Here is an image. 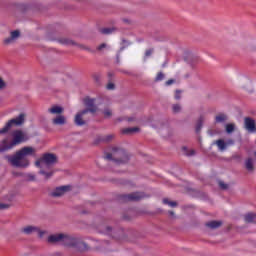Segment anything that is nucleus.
<instances>
[{
  "label": "nucleus",
  "instance_id": "nucleus-1",
  "mask_svg": "<svg viewBox=\"0 0 256 256\" xmlns=\"http://www.w3.org/2000/svg\"><path fill=\"white\" fill-rule=\"evenodd\" d=\"M35 153V148L31 146H25L19 151L15 153V155H6L4 159L12 165V167H16L18 169H27L30 165L29 159L27 157L33 155Z\"/></svg>",
  "mask_w": 256,
  "mask_h": 256
},
{
  "label": "nucleus",
  "instance_id": "nucleus-2",
  "mask_svg": "<svg viewBox=\"0 0 256 256\" xmlns=\"http://www.w3.org/2000/svg\"><path fill=\"white\" fill-rule=\"evenodd\" d=\"M25 141H29L27 132L14 130L12 132V139L6 137L0 142V153H7V151H11V149H14L17 145H21V143H25Z\"/></svg>",
  "mask_w": 256,
  "mask_h": 256
},
{
  "label": "nucleus",
  "instance_id": "nucleus-3",
  "mask_svg": "<svg viewBox=\"0 0 256 256\" xmlns=\"http://www.w3.org/2000/svg\"><path fill=\"white\" fill-rule=\"evenodd\" d=\"M63 247H68V249H76L81 253L89 251V245L83 241V237L77 234L64 233Z\"/></svg>",
  "mask_w": 256,
  "mask_h": 256
},
{
  "label": "nucleus",
  "instance_id": "nucleus-4",
  "mask_svg": "<svg viewBox=\"0 0 256 256\" xmlns=\"http://www.w3.org/2000/svg\"><path fill=\"white\" fill-rule=\"evenodd\" d=\"M105 159L114 161L116 165H125V163L129 162V154L123 148L113 147L112 153H108Z\"/></svg>",
  "mask_w": 256,
  "mask_h": 256
},
{
  "label": "nucleus",
  "instance_id": "nucleus-5",
  "mask_svg": "<svg viewBox=\"0 0 256 256\" xmlns=\"http://www.w3.org/2000/svg\"><path fill=\"white\" fill-rule=\"evenodd\" d=\"M57 163V155L54 153H44L42 157L35 162V166L38 169H43V165L49 169V167H53Z\"/></svg>",
  "mask_w": 256,
  "mask_h": 256
},
{
  "label": "nucleus",
  "instance_id": "nucleus-6",
  "mask_svg": "<svg viewBox=\"0 0 256 256\" xmlns=\"http://www.w3.org/2000/svg\"><path fill=\"white\" fill-rule=\"evenodd\" d=\"M23 123H25V113H21L19 114L18 117L9 120L6 123V125L2 129H0V135H5L6 133H9L13 125H16L17 127H19L23 125Z\"/></svg>",
  "mask_w": 256,
  "mask_h": 256
},
{
  "label": "nucleus",
  "instance_id": "nucleus-7",
  "mask_svg": "<svg viewBox=\"0 0 256 256\" xmlns=\"http://www.w3.org/2000/svg\"><path fill=\"white\" fill-rule=\"evenodd\" d=\"M149 197V195L145 194L144 192H133L130 194H122L120 195V201H124V203H127V201H141V199H145Z\"/></svg>",
  "mask_w": 256,
  "mask_h": 256
},
{
  "label": "nucleus",
  "instance_id": "nucleus-8",
  "mask_svg": "<svg viewBox=\"0 0 256 256\" xmlns=\"http://www.w3.org/2000/svg\"><path fill=\"white\" fill-rule=\"evenodd\" d=\"M58 43H61L62 45L79 47V49H82L83 51H88L89 53H95V50L89 48V46L78 44L77 42L69 38H60L58 39Z\"/></svg>",
  "mask_w": 256,
  "mask_h": 256
},
{
  "label": "nucleus",
  "instance_id": "nucleus-9",
  "mask_svg": "<svg viewBox=\"0 0 256 256\" xmlns=\"http://www.w3.org/2000/svg\"><path fill=\"white\" fill-rule=\"evenodd\" d=\"M96 99L91 97H86L83 100V103L85 105V109L83 111H86V113H91L92 115H95V112L98 111L97 104H95Z\"/></svg>",
  "mask_w": 256,
  "mask_h": 256
},
{
  "label": "nucleus",
  "instance_id": "nucleus-10",
  "mask_svg": "<svg viewBox=\"0 0 256 256\" xmlns=\"http://www.w3.org/2000/svg\"><path fill=\"white\" fill-rule=\"evenodd\" d=\"M64 239H65V233H56L48 236L47 241L51 245H62L63 247Z\"/></svg>",
  "mask_w": 256,
  "mask_h": 256
},
{
  "label": "nucleus",
  "instance_id": "nucleus-11",
  "mask_svg": "<svg viewBox=\"0 0 256 256\" xmlns=\"http://www.w3.org/2000/svg\"><path fill=\"white\" fill-rule=\"evenodd\" d=\"M85 115H87V110H81L75 115L74 123L77 127H83L88 123L89 119H86Z\"/></svg>",
  "mask_w": 256,
  "mask_h": 256
},
{
  "label": "nucleus",
  "instance_id": "nucleus-12",
  "mask_svg": "<svg viewBox=\"0 0 256 256\" xmlns=\"http://www.w3.org/2000/svg\"><path fill=\"white\" fill-rule=\"evenodd\" d=\"M244 127L248 133H256V123L255 120L251 117L244 118Z\"/></svg>",
  "mask_w": 256,
  "mask_h": 256
},
{
  "label": "nucleus",
  "instance_id": "nucleus-13",
  "mask_svg": "<svg viewBox=\"0 0 256 256\" xmlns=\"http://www.w3.org/2000/svg\"><path fill=\"white\" fill-rule=\"evenodd\" d=\"M68 191H71V186H59L51 192L52 197H63Z\"/></svg>",
  "mask_w": 256,
  "mask_h": 256
},
{
  "label": "nucleus",
  "instance_id": "nucleus-14",
  "mask_svg": "<svg viewBox=\"0 0 256 256\" xmlns=\"http://www.w3.org/2000/svg\"><path fill=\"white\" fill-rule=\"evenodd\" d=\"M19 37H21V32L19 30L12 31L10 37L4 39V45H11V43H14Z\"/></svg>",
  "mask_w": 256,
  "mask_h": 256
},
{
  "label": "nucleus",
  "instance_id": "nucleus-15",
  "mask_svg": "<svg viewBox=\"0 0 256 256\" xmlns=\"http://www.w3.org/2000/svg\"><path fill=\"white\" fill-rule=\"evenodd\" d=\"M114 139H115L114 134H108L106 136H98L95 139L94 144L98 145V143H111V141H113Z\"/></svg>",
  "mask_w": 256,
  "mask_h": 256
},
{
  "label": "nucleus",
  "instance_id": "nucleus-16",
  "mask_svg": "<svg viewBox=\"0 0 256 256\" xmlns=\"http://www.w3.org/2000/svg\"><path fill=\"white\" fill-rule=\"evenodd\" d=\"M35 231H39V227L33 225H27L20 229V233H22L23 235H33Z\"/></svg>",
  "mask_w": 256,
  "mask_h": 256
},
{
  "label": "nucleus",
  "instance_id": "nucleus-17",
  "mask_svg": "<svg viewBox=\"0 0 256 256\" xmlns=\"http://www.w3.org/2000/svg\"><path fill=\"white\" fill-rule=\"evenodd\" d=\"M53 125H67V118L64 115L59 114L52 119Z\"/></svg>",
  "mask_w": 256,
  "mask_h": 256
},
{
  "label": "nucleus",
  "instance_id": "nucleus-18",
  "mask_svg": "<svg viewBox=\"0 0 256 256\" xmlns=\"http://www.w3.org/2000/svg\"><path fill=\"white\" fill-rule=\"evenodd\" d=\"M223 225V221L221 220H212L206 223V227H208V229H219V227H221Z\"/></svg>",
  "mask_w": 256,
  "mask_h": 256
},
{
  "label": "nucleus",
  "instance_id": "nucleus-19",
  "mask_svg": "<svg viewBox=\"0 0 256 256\" xmlns=\"http://www.w3.org/2000/svg\"><path fill=\"white\" fill-rule=\"evenodd\" d=\"M245 169L248 170L249 173H253V171H255V161L253 158L245 160Z\"/></svg>",
  "mask_w": 256,
  "mask_h": 256
},
{
  "label": "nucleus",
  "instance_id": "nucleus-20",
  "mask_svg": "<svg viewBox=\"0 0 256 256\" xmlns=\"http://www.w3.org/2000/svg\"><path fill=\"white\" fill-rule=\"evenodd\" d=\"M229 121V116L225 113H220L215 116V123H227Z\"/></svg>",
  "mask_w": 256,
  "mask_h": 256
},
{
  "label": "nucleus",
  "instance_id": "nucleus-21",
  "mask_svg": "<svg viewBox=\"0 0 256 256\" xmlns=\"http://www.w3.org/2000/svg\"><path fill=\"white\" fill-rule=\"evenodd\" d=\"M245 223H253L256 224V213L250 212L244 215Z\"/></svg>",
  "mask_w": 256,
  "mask_h": 256
},
{
  "label": "nucleus",
  "instance_id": "nucleus-22",
  "mask_svg": "<svg viewBox=\"0 0 256 256\" xmlns=\"http://www.w3.org/2000/svg\"><path fill=\"white\" fill-rule=\"evenodd\" d=\"M205 121V117L200 116L196 122V127H195V132L197 133V135H199V133H201V129H203V123Z\"/></svg>",
  "mask_w": 256,
  "mask_h": 256
},
{
  "label": "nucleus",
  "instance_id": "nucleus-23",
  "mask_svg": "<svg viewBox=\"0 0 256 256\" xmlns=\"http://www.w3.org/2000/svg\"><path fill=\"white\" fill-rule=\"evenodd\" d=\"M48 112L52 115H61L63 113V107L61 106H53L52 108L48 109Z\"/></svg>",
  "mask_w": 256,
  "mask_h": 256
},
{
  "label": "nucleus",
  "instance_id": "nucleus-24",
  "mask_svg": "<svg viewBox=\"0 0 256 256\" xmlns=\"http://www.w3.org/2000/svg\"><path fill=\"white\" fill-rule=\"evenodd\" d=\"M214 145H217V147L220 151H225V149H227V144H226L225 140H223V139L216 140L214 142Z\"/></svg>",
  "mask_w": 256,
  "mask_h": 256
},
{
  "label": "nucleus",
  "instance_id": "nucleus-25",
  "mask_svg": "<svg viewBox=\"0 0 256 256\" xmlns=\"http://www.w3.org/2000/svg\"><path fill=\"white\" fill-rule=\"evenodd\" d=\"M38 173L39 175H43L44 179L47 181V179H51V177H53L55 171L46 172L43 170V168H40V171Z\"/></svg>",
  "mask_w": 256,
  "mask_h": 256
},
{
  "label": "nucleus",
  "instance_id": "nucleus-26",
  "mask_svg": "<svg viewBox=\"0 0 256 256\" xmlns=\"http://www.w3.org/2000/svg\"><path fill=\"white\" fill-rule=\"evenodd\" d=\"M139 131V128L133 127V128H125L122 130L123 135H133V133H137Z\"/></svg>",
  "mask_w": 256,
  "mask_h": 256
},
{
  "label": "nucleus",
  "instance_id": "nucleus-27",
  "mask_svg": "<svg viewBox=\"0 0 256 256\" xmlns=\"http://www.w3.org/2000/svg\"><path fill=\"white\" fill-rule=\"evenodd\" d=\"M116 31L117 29L114 27L100 29V33H102V35H111V33H115Z\"/></svg>",
  "mask_w": 256,
  "mask_h": 256
},
{
  "label": "nucleus",
  "instance_id": "nucleus-28",
  "mask_svg": "<svg viewBox=\"0 0 256 256\" xmlns=\"http://www.w3.org/2000/svg\"><path fill=\"white\" fill-rule=\"evenodd\" d=\"M225 131L228 135H231L235 131V123H228L225 125Z\"/></svg>",
  "mask_w": 256,
  "mask_h": 256
},
{
  "label": "nucleus",
  "instance_id": "nucleus-29",
  "mask_svg": "<svg viewBox=\"0 0 256 256\" xmlns=\"http://www.w3.org/2000/svg\"><path fill=\"white\" fill-rule=\"evenodd\" d=\"M163 203H164V205H169V207H177V202L171 201L168 198H164Z\"/></svg>",
  "mask_w": 256,
  "mask_h": 256
},
{
  "label": "nucleus",
  "instance_id": "nucleus-30",
  "mask_svg": "<svg viewBox=\"0 0 256 256\" xmlns=\"http://www.w3.org/2000/svg\"><path fill=\"white\" fill-rule=\"evenodd\" d=\"M123 46L120 48V51H124L129 47V45H132L133 43L129 40L122 39Z\"/></svg>",
  "mask_w": 256,
  "mask_h": 256
},
{
  "label": "nucleus",
  "instance_id": "nucleus-31",
  "mask_svg": "<svg viewBox=\"0 0 256 256\" xmlns=\"http://www.w3.org/2000/svg\"><path fill=\"white\" fill-rule=\"evenodd\" d=\"M104 49H109V45H107V43H102L99 46H97L96 51L103 53Z\"/></svg>",
  "mask_w": 256,
  "mask_h": 256
},
{
  "label": "nucleus",
  "instance_id": "nucleus-32",
  "mask_svg": "<svg viewBox=\"0 0 256 256\" xmlns=\"http://www.w3.org/2000/svg\"><path fill=\"white\" fill-rule=\"evenodd\" d=\"M183 150L187 157H193L195 155V150H187V147H183Z\"/></svg>",
  "mask_w": 256,
  "mask_h": 256
},
{
  "label": "nucleus",
  "instance_id": "nucleus-33",
  "mask_svg": "<svg viewBox=\"0 0 256 256\" xmlns=\"http://www.w3.org/2000/svg\"><path fill=\"white\" fill-rule=\"evenodd\" d=\"M218 185L220 189H222L223 191H226V189H229V185L221 180L218 181Z\"/></svg>",
  "mask_w": 256,
  "mask_h": 256
},
{
  "label": "nucleus",
  "instance_id": "nucleus-34",
  "mask_svg": "<svg viewBox=\"0 0 256 256\" xmlns=\"http://www.w3.org/2000/svg\"><path fill=\"white\" fill-rule=\"evenodd\" d=\"M164 79H165V74H163V72H159L155 77V82L158 83V81H163Z\"/></svg>",
  "mask_w": 256,
  "mask_h": 256
},
{
  "label": "nucleus",
  "instance_id": "nucleus-35",
  "mask_svg": "<svg viewBox=\"0 0 256 256\" xmlns=\"http://www.w3.org/2000/svg\"><path fill=\"white\" fill-rule=\"evenodd\" d=\"M173 113H181V104H174L172 106Z\"/></svg>",
  "mask_w": 256,
  "mask_h": 256
},
{
  "label": "nucleus",
  "instance_id": "nucleus-36",
  "mask_svg": "<svg viewBox=\"0 0 256 256\" xmlns=\"http://www.w3.org/2000/svg\"><path fill=\"white\" fill-rule=\"evenodd\" d=\"M153 53H155V49L154 48H150V49H147L145 51V54H144V57H151L153 55Z\"/></svg>",
  "mask_w": 256,
  "mask_h": 256
},
{
  "label": "nucleus",
  "instance_id": "nucleus-37",
  "mask_svg": "<svg viewBox=\"0 0 256 256\" xmlns=\"http://www.w3.org/2000/svg\"><path fill=\"white\" fill-rule=\"evenodd\" d=\"M118 121H128V123H132L133 121H135V117H124L123 119L119 118Z\"/></svg>",
  "mask_w": 256,
  "mask_h": 256
},
{
  "label": "nucleus",
  "instance_id": "nucleus-38",
  "mask_svg": "<svg viewBox=\"0 0 256 256\" xmlns=\"http://www.w3.org/2000/svg\"><path fill=\"white\" fill-rule=\"evenodd\" d=\"M183 93V91L181 90H176L175 91V96L174 99H176V101H179L181 99V94Z\"/></svg>",
  "mask_w": 256,
  "mask_h": 256
},
{
  "label": "nucleus",
  "instance_id": "nucleus-39",
  "mask_svg": "<svg viewBox=\"0 0 256 256\" xmlns=\"http://www.w3.org/2000/svg\"><path fill=\"white\" fill-rule=\"evenodd\" d=\"M112 115H113V112L111 111V109H109V108L104 109V116L105 117L109 118Z\"/></svg>",
  "mask_w": 256,
  "mask_h": 256
},
{
  "label": "nucleus",
  "instance_id": "nucleus-40",
  "mask_svg": "<svg viewBox=\"0 0 256 256\" xmlns=\"http://www.w3.org/2000/svg\"><path fill=\"white\" fill-rule=\"evenodd\" d=\"M7 83L3 80V78L0 77V91H3V89H6Z\"/></svg>",
  "mask_w": 256,
  "mask_h": 256
},
{
  "label": "nucleus",
  "instance_id": "nucleus-41",
  "mask_svg": "<svg viewBox=\"0 0 256 256\" xmlns=\"http://www.w3.org/2000/svg\"><path fill=\"white\" fill-rule=\"evenodd\" d=\"M112 231H113V228H111V226H106L105 230L102 231V233H105L106 235H111Z\"/></svg>",
  "mask_w": 256,
  "mask_h": 256
},
{
  "label": "nucleus",
  "instance_id": "nucleus-42",
  "mask_svg": "<svg viewBox=\"0 0 256 256\" xmlns=\"http://www.w3.org/2000/svg\"><path fill=\"white\" fill-rule=\"evenodd\" d=\"M93 79H94L95 83H98V84L101 83V75L94 74Z\"/></svg>",
  "mask_w": 256,
  "mask_h": 256
},
{
  "label": "nucleus",
  "instance_id": "nucleus-43",
  "mask_svg": "<svg viewBox=\"0 0 256 256\" xmlns=\"http://www.w3.org/2000/svg\"><path fill=\"white\" fill-rule=\"evenodd\" d=\"M9 207H11V204L0 203L1 210L9 209Z\"/></svg>",
  "mask_w": 256,
  "mask_h": 256
},
{
  "label": "nucleus",
  "instance_id": "nucleus-44",
  "mask_svg": "<svg viewBox=\"0 0 256 256\" xmlns=\"http://www.w3.org/2000/svg\"><path fill=\"white\" fill-rule=\"evenodd\" d=\"M217 133H219L217 130H214V129L208 130V135H210V137H213V135H217Z\"/></svg>",
  "mask_w": 256,
  "mask_h": 256
},
{
  "label": "nucleus",
  "instance_id": "nucleus-45",
  "mask_svg": "<svg viewBox=\"0 0 256 256\" xmlns=\"http://www.w3.org/2000/svg\"><path fill=\"white\" fill-rule=\"evenodd\" d=\"M35 233H38V236L40 238H42L44 235H45V231L41 230L39 227H38V231H35Z\"/></svg>",
  "mask_w": 256,
  "mask_h": 256
},
{
  "label": "nucleus",
  "instance_id": "nucleus-46",
  "mask_svg": "<svg viewBox=\"0 0 256 256\" xmlns=\"http://www.w3.org/2000/svg\"><path fill=\"white\" fill-rule=\"evenodd\" d=\"M107 89H108L109 91H113V90L115 89V84H114V83H108Z\"/></svg>",
  "mask_w": 256,
  "mask_h": 256
},
{
  "label": "nucleus",
  "instance_id": "nucleus-47",
  "mask_svg": "<svg viewBox=\"0 0 256 256\" xmlns=\"http://www.w3.org/2000/svg\"><path fill=\"white\" fill-rule=\"evenodd\" d=\"M229 145H235V140H233V139H228V140L226 141V147H229Z\"/></svg>",
  "mask_w": 256,
  "mask_h": 256
},
{
  "label": "nucleus",
  "instance_id": "nucleus-48",
  "mask_svg": "<svg viewBox=\"0 0 256 256\" xmlns=\"http://www.w3.org/2000/svg\"><path fill=\"white\" fill-rule=\"evenodd\" d=\"M27 181H35V175L27 174Z\"/></svg>",
  "mask_w": 256,
  "mask_h": 256
},
{
  "label": "nucleus",
  "instance_id": "nucleus-49",
  "mask_svg": "<svg viewBox=\"0 0 256 256\" xmlns=\"http://www.w3.org/2000/svg\"><path fill=\"white\" fill-rule=\"evenodd\" d=\"M173 83H175V79H170L165 82V85L169 86V85H173Z\"/></svg>",
  "mask_w": 256,
  "mask_h": 256
},
{
  "label": "nucleus",
  "instance_id": "nucleus-50",
  "mask_svg": "<svg viewBox=\"0 0 256 256\" xmlns=\"http://www.w3.org/2000/svg\"><path fill=\"white\" fill-rule=\"evenodd\" d=\"M168 213H169V215H171V217H175V212L169 211Z\"/></svg>",
  "mask_w": 256,
  "mask_h": 256
},
{
  "label": "nucleus",
  "instance_id": "nucleus-51",
  "mask_svg": "<svg viewBox=\"0 0 256 256\" xmlns=\"http://www.w3.org/2000/svg\"><path fill=\"white\" fill-rule=\"evenodd\" d=\"M105 245H109V241H104Z\"/></svg>",
  "mask_w": 256,
  "mask_h": 256
}]
</instances>
